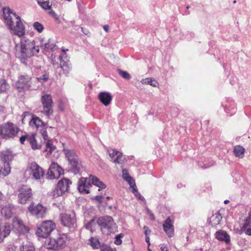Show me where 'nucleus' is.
<instances>
[{
	"instance_id": "nucleus-1",
	"label": "nucleus",
	"mask_w": 251,
	"mask_h": 251,
	"mask_svg": "<svg viewBox=\"0 0 251 251\" xmlns=\"http://www.w3.org/2000/svg\"><path fill=\"white\" fill-rule=\"evenodd\" d=\"M4 24L8 27L11 33L19 37L24 36L25 28L19 16L8 7L3 8Z\"/></svg>"
},
{
	"instance_id": "nucleus-2",
	"label": "nucleus",
	"mask_w": 251,
	"mask_h": 251,
	"mask_svg": "<svg viewBox=\"0 0 251 251\" xmlns=\"http://www.w3.org/2000/svg\"><path fill=\"white\" fill-rule=\"evenodd\" d=\"M15 49L17 57L24 63L40 50L39 47L35 46L33 40L24 36L21 37L20 42L16 45Z\"/></svg>"
},
{
	"instance_id": "nucleus-3",
	"label": "nucleus",
	"mask_w": 251,
	"mask_h": 251,
	"mask_svg": "<svg viewBox=\"0 0 251 251\" xmlns=\"http://www.w3.org/2000/svg\"><path fill=\"white\" fill-rule=\"evenodd\" d=\"M20 128L11 122H6L0 127V136L3 139H13L18 136Z\"/></svg>"
},
{
	"instance_id": "nucleus-4",
	"label": "nucleus",
	"mask_w": 251,
	"mask_h": 251,
	"mask_svg": "<svg viewBox=\"0 0 251 251\" xmlns=\"http://www.w3.org/2000/svg\"><path fill=\"white\" fill-rule=\"evenodd\" d=\"M67 237L65 234H58L55 238L47 239L45 246L50 250H58L65 246Z\"/></svg>"
},
{
	"instance_id": "nucleus-5",
	"label": "nucleus",
	"mask_w": 251,
	"mask_h": 251,
	"mask_svg": "<svg viewBox=\"0 0 251 251\" xmlns=\"http://www.w3.org/2000/svg\"><path fill=\"white\" fill-rule=\"evenodd\" d=\"M31 85V77L27 75H20L15 83V87L20 93L29 90Z\"/></svg>"
},
{
	"instance_id": "nucleus-6",
	"label": "nucleus",
	"mask_w": 251,
	"mask_h": 251,
	"mask_svg": "<svg viewBox=\"0 0 251 251\" xmlns=\"http://www.w3.org/2000/svg\"><path fill=\"white\" fill-rule=\"evenodd\" d=\"M18 192V202L21 204H25L32 198V190L28 185H22L19 188Z\"/></svg>"
},
{
	"instance_id": "nucleus-7",
	"label": "nucleus",
	"mask_w": 251,
	"mask_h": 251,
	"mask_svg": "<svg viewBox=\"0 0 251 251\" xmlns=\"http://www.w3.org/2000/svg\"><path fill=\"white\" fill-rule=\"evenodd\" d=\"M27 209L30 215L38 219H43L47 215V207L40 203L35 204L34 202H32L30 203Z\"/></svg>"
},
{
	"instance_id": "nucleus-8",
	"label": "nucleus",
	"mask_w": 251,
	"mask_h": 251,
	"mask_svg": "<svg viewBox=\"0 0 251 251\" xmlns=\"http://www.w3.org/2000/svg\"><path fill=\"white\" fill-rule=\"evenodd\" d=\"M55 225L51 221H47L43 222L39 226L36 232L38 237L46 238L55 228Z\"/></svg>"
},
{
	"instance_id": "nucleus-9",
	"label": "nucleus",
	"mask_w": 251,
	"mask_h": 251,
	"mask_svg": "<svg viewBox=\"0 0 251 251\" xmlns=\"http://www.w3.org/2000/svg\"><path fill=\"white\" fill-rule=\"evenodd\" d=\"M98 224L102 229H107L108 233L114 232L116 228V224L110 216L100 217L98 220Z\"/></svg>"
},
{
	"instance_id": "nucleus-10",
	"label": "nucleus",
	"mask_w": 251,
	"mask_h": 251,
	"mask_svg": "<svg viewBox=\"0 0 251 251\" xmlns=\"http://www.w3.org/2000/svg\"><path fill=\"white\" fill-rule=\"evenodd\" d=\"M60 221L62 225L74 231L76 226L75 213L74 212L62 213L60 215Z\"/></svg>"
},
{
	"instance_id": "nucleus-11",
	"label": "nucleus",
	"mask_w": 251,
	"mask_h": 251,
	"mask_svg": "<svg viewBox=\"0 0 251 251\" xmlns=\"http://www.w3.org/2000/svg\"><path fill=\"white\" fill-rule=\"evenodd\" d=\"M41 101L43 105L42 113L47 116L52 114L53 102L50 95L47 94L42 96Z\"/></svg>"
},
{
	"instance_id": "nucleus-12",
	"label": "nucleus",
	"mask_w": 251,
	"mask_h": 251,
	"mask_svg": "<svg viewBox=\"0 0 251 251\" xmlns=\"http://www.w3.org/2000/svg\"><path fill=\"white\" fill-rule=\"evenodd\" d=\"M72 182L70 179L63 178L60 180L57 185L55 190L53 192V196L57 197L66 192L70 187Z\"/></svg>"
},
{
	"instance_id": "nucleus-13",
	"label": "nucleus",
	"mask_w": 251,
	"mask_h": 251,
	"mask_svg": "<svg viewBox=\"0 0 251 251\" xmlns=\"http://www.w3.org/2000/svg\"><path fill=\"white\" fill-rule=\"evenodd\" d=\"M29 174L32 177L36 180L42 179L45 174L43 169L36 162H33L30 163L27 167Z\"/></svg>"
},
{
	"instance_id": "nucleus-14",
	"label": "nucleus",
	"mask_w": 251,
	"mask_h": 251,
	"mask_svg": "<svg viewBox=\"0 0 251 251\" xmlns=\"http://www.w3.org/2000/svg\"><path fill=\"white\" fill-rule=\"evenodd\" d=\"M64 174V170L55 162H52L47 173L50 179H57Z\"/></svg>"
},
{
	"instance_id": "nucleus-15",
	"label": "nucleus",
	"mask_w": 251,
	"mask_h": 251,
	"mask_svg": "<svg viewBox=\"0 0 251 251\" xmlns=\"http://www.w3.org/2000/svg\"><path fill=\"white\" fill-rule=\"evenodd\" d=\"M92 187L91 178L89 177H81L77 182V189L82 194H89L90 188Z\"/></svg>"
},
{
	"instance_id": "nucleus-16",
	"label": "nucleus",
	"mask_w": 251,
	"mask_h": 251,
	"mask_svg": "<svg viewBox=\"0 0 251 251\" xmlns=\"http://www.w3.org/2000/svg\"><path fill=\"white\" fill-rule=\"evenodd\" d=\"M108 152L111 161L115 163L122 164L125 160L122 153L115 149H109L108 150Z\"/></svg>"
},
{
	"instance_id": "nucleus-17",
	"label": "nucleus",
	"mask_w": 251,
	"mask_h": 251,
	"mask_svg": "<svg viewBox=\"0 0 251 251\" xmlns=\"http://www.w3.org/2000/svg\"><path fill=\"white\" fill-rule=\"evenodd\" d=\"M13 227L19 232L25 234L29 230V228L25 226L23 221L19 217H14L12 220Z\"/></svg>"
},
{
	"instance_id": "nucleus-18",
	"label": "nucleus",
	"mask_w": 251,
	"mask_h": 251,
	"mask_svg": "<svg viewBox=\"0 0 251 251\" xmlns=\"http://www.w3.org/2000/svg\"><path fill=\"white\" fill-rule=\"evenodd\" d=\"M173 224V221L171 220L170 217H168L162 225L164 231L170 238L173 237L175 235V227Z\"/></svg>"
},
{
	"instance_id": "nucleus-19",
	"label": "nucleus",
	"mask_w": 251,
	"mask_h": 251,
	"mask_svg": "<svg viewBox=\"0 0 251 251\" xmlns=\"http://www.w3.org/2000/svg\"><path fill=\"white\" fill-rule=\"evenodd\" d=\"M99 100L105 106H108L111 102L112 96L107 92H101L98 95Z\"/></svg>"
},
{
	"instance_id": "nucleus-20",
	"label": "nucleus",
	"mask_w": 251,
	"mask_h": 251,
	"mask_svg": "<svg viewBox=\"0 0 251 251\" xmlns=\"http://www.w3.org/2000/svg\"><path fill=\"white\" fill-rule=\"evenodd\" d=\"M14 154L9 151H4L0 153V161L3 165L8 164L10 166V162L13 159Z\"/></svg>"
},
{
	"instance_id": "nucleus-21",
	"label": "nucleus",
	"mask_w": 251,
	"mask_h": 251,
	"mask_svg": "<svg viewBox=\"0 0 251 251\" xmlns=\"http://www.w3.org/2000/svg\"><path fill=\"white\" fill-rule=\"evenodd\" d=\"M11 231V227L9 224L0 225V243H1L3 239L9 235Z\"/></svg>"
},
{
	"instance_id": "nucleus-22",
	"label": "nucleus",
	"mask_w": 251,
	"mask_h": 251,
	"mask_svg": "<svg viewBox=\"0 0 251 251\" xmlns=\"http://www.w3.org/2000/svg\"><path fill=\"white\" fill-rule=\"evenodd\" d=\"M222 219L221 214L218 211L209 218V224L212 227L217 228V226L220 225Z\"/></svg>"
},
{
	"instance_id": "nucleus-23",
	"label": "nucleus",
	"mask_w": 251,
	"mask_h": 251,
	"mask_svg": "<svg viewBox=\"0 0 251 251\" xmlns=\"http://www.w3.org/2000/svg\"><path fill=\"white\" fill-rule=\"evenodd\" d=\"M216 238L221 241H224L226 243L230 242V236L224 230H220L216 231L215 234Z\"/></svg>"
},
{
	"instance_id": "nucleus-24",
	"label": "nucleus",
	"mask_w": 251,
	"mask_h": 251,
	"mask_svg": "<svg viewBox=\"0 0 251 251\" xmlns=\"http://www.w3.org/2000/svg\"><path fill=\"white\" fill-rule=\"evenodd\" d=\"M29 124L32 127L34 126L37 128L40 127L42 128V127L46 126V125L43 122V121L36 116L32 117L29 122Z\"/></svg>"
},
{
	"instance_id": "nucleus-25",
	"label": "nucleus",
	"mask_w": 251,
	"mask_h": 251,
	"mask_svg": "<svg viewBox=\"0 0 251 251\" xmlns=\"http://www.w3.org/2000/svg\"><path fill=\"white\" fill-rule=\"evenodd\" d=\"M11 173V167L8 164L3 165L0 161V177L6 176Z\"/></svg>"
},
{
	"instance_id": "nucleus-26",
	"label": "nucleus",
	"mask_w": 251,
	"mask_h": 251,
	"mask_svg": "<svg viewBox=\"0 0 251 251\" xmlns=\"http://www.w3.org/2000/svg\"><path fill=\"white\" fill-rule=\"evenodd\" d=\"M90 177L91 178V183L98 187L99 188V191H100V189H103L106 188L105 184H104L102 181H100L98 177L93 175H90Z\"/></svg>"
},
{
	"instance_id": "nucleus-27",
	"label": "nucleus",
	"mask_w": 251,
	"mask_h": 251,
	"mask_svg": "<svg viewBox=\"0 0 251 251\" xmlns=\"http://www.w3.org/2000/svg\"><path fill=\"white\" fill-rule=\"evenodd\" d=\"M64 153L70 163L78 159L77 156L73 150H65Z\"/></svg>"
},
{
	"instance_id": "nucleus-28",
	"label": "nucleus",
	"mask_w": 251,
	"mask_h": 251,
	"mask_svg": "<svg viewBox=\"0 0 251 251\" xmlns=\"http://www.w3.org/2000/svg\"><path fill=\"white\" fill-rule=\"evenodd\" d=\"M245 151V150L243 147L237 145L234 148L233 153L236 157L242 158L244 156Z\"/></svg>"
},
{
	"instance_id": "nucleus-29",
	"label": "nucleus",
	"mask_w": 251,
	"mask_h": 251,
	"mask_svg": "<svg viewBox=\"0 0 251 251\" xmlns=\"http://www.w3.org/2000/svg\"><path fill=\"white\" fill-rule=\"evenodd\" d=\"M71 170L75 174H79L81 168V165L78 162V159L70 163Z\"/></svg>"
},
{
	"instance_id": "nucleus-30",
	"label": "nucleus",
	"mask_w": 251,
	"mask_h": 251,
	"mask_svg": "<svg viewBox=\"0 0 251 251\" xmlns=\"http://www.w3.org/2000/svg\"><path fill=\"white\" fill-rule=\"evenodd\" d=\"M12 207L9 205H5L1 209V214L4 216L6 218H10L12 215Z\"/></svg>"
},
{
	"instance_id": "nucleus-31",
	"label": "nucleus",
	"mask_w": 251,
	"mask_h": 251,
	"mask_svg": "<svg viewBox=\"0 0 251 251\" xmlns=\"http://www.w3.org/2000/svg\"><path fill=\"white\" fill-rule=\"evenodd\" d=\"M89 244L93 249H98L99 248L100 249L101 245L98 238L92 237L89 239Z\"/></svg>"
},
{
	"instance_id": "nucleus-32",
	"label": "nucleus",
	"mask_w": 251,
	"mask_h": 251,
	"mask_svg": "<svg viewBox=\"0 0 251 251\" xmlns=\"http://www.w3.org/2000/svg\"><path fill=\"white\" fill-rule=\"evenodd\" d=\"M141 82L143 84H147L154 87H157L158 84V83L153 78L142 79Z\"/></svg>"
},
{
	"instance_id": "nucleus-33",
	"label": "nucleus",
	"mask_w": 251,
	"mask_h": 251,
	"mask_svg": "<svg viewBox=\"0 0 251 251\" xmlns=\"http://www.w3.org/2000/svg\"><path fill=\"white\" fill-rule=\"evenodd\" d=\"M28 142L30 144L32 149L33 150L39 149L41 147V145L37 143V141L33 135H31V137H29Z\"/></svg>"
},
{
	"instance_id": "nucleus-34",
	"label": "nucleus",
	"mask_w": 251,
	"mask_h": 251,
	"mask_svg": "<svg viewBox=\"0 0 251 251\" xmlns=\"http://www.w3.org/2000/svg\"><path fill=\"white\" fill-rule=\"evenodd\" d=\"M9 88V85L4 79H0V93L5 92Z\"/></svg>"
},
{
	"instance_id": "nucleus-35",
	"label": "nucleus",
	"mask_w": 251,
	"mask_h": 251,
	"mask_svg": "<svg viewBox=\"0 0 251 251\" xmlns=\"http://www.w3.org/2000/svg\"><path fill=\"white\" fill-rule=\"evenodd\" d=\"M251 226V211L248 213V216L244 220V223L241 228V230H244L245 228Z\"/></svg>"
},
{
	"instance_id": "nucleus-36",
	"label": "nucleus",
	"mask_w": 251,
	"mask_h": 251,
	"mask_svg": "<svg viewBox=\"0 0 251 251\" xmlns=\"http://www.w3.org/2000/svg\"><path fill=\"white\" fill-rule=\"evenodd\" d=\"M123 177L124 179L127 181L130 185H131L132 183L134 182V180L129 175L128 171L126 169L123 170Z\"/></svg>"
},
{
	"instance_id": "nucleus-37",
	"label": "nucleus",
	"mask_w": 251,
	"mask_h": 251,
	"mask_svg": "<svg viewBox=\"0 0 251 251\" xmlns=\"http://www.w3.org/2000/svg\"><path fill=\"white\" fill-rule=\"evenodd\" d=\"M54 42L50 39H49L47 43H45V49L47 50H51L55 47Z\"/></svg>"
},
{
	"instance_id": "nucleus-38",
	"label": "nucleus",
	"mask_w": 251,
	"mask_h": 251,
	"mask_svg": "<svg viewBox=\"0 0 251 251\" xmlns=\"http://www.w3.org/2000/svg\"><path fill=\"white\" fill-rule=\"evenodd\" d=\"M38 3L45 10H50L51 9V5L49 4V1H41L40 0L37 1Z\"/></svg>"
},
{
	"instance_id": "nucleus-39",
	"label": "nucleus",
	"mask_w": 251,
	"mask_h": 251,
	"mask_svg": "<svg viewBox=\"0 0 251 251\" xmlns=\"http://www.w3.org/2000/svg\"><path fill=\"white\" fill-rule=\"evenodd\" d=\"M33 27L39 33L42 32L44 28L43 25L38 22L34 23Z\"/></svg>"
},
{
	"instance_id": "nucleus-40",
	"label": "nucleus",
	"mask_w": 251,
	"mask_h": 251,
	"mask_svg": "<svg viewBox=\"0 0 251 251\" xmlns=\"http://www.w3.org/2000/svg\"><path fill=\"white\" fill-rule=\"evenodd\" d=\"M61 68L63 69L64 73L67 74L71 70V67L65 62H61L60 63Z\"/></svg>"
},
{
	"instance_id": "nucleus-41",
	"label": "nucleus",
	"mask_w": 251,
	"mask_h": 251,
	"mask_svg": "<svg viewBox=\"0 0 251 251\" xmlns=\"http://www.w3.org/2000/svg\"><path fill=\"white\" fill-rule=\"evenodd\" d=\"M54 149V147L51 143V141L48 140L46 143V151L51 153V152Z\"/></svg>"
},
{
	"instance_id": "nucleus-42",
	"label": "nucleus",
	"mask_w": 251,
	"mask_h": 251,
	"mask_svg": "<svg viewBox=\"0 0 251 251\" xmlns=\"http://www.w3.org/2000/svg\"><path fill=\"white\" fill-rule=\"evenodd\" d=\"M130 186L132 188V192L138 198H140L141 195L140 193L138 191L136 186L134 182L130 185Z\"/></svg>"
},
{
	"instance_id": "nucleus-43",
	"label": "nucleus",
	"mask_w": 251,
	"mask_h": 251,
	"mask_svg": "<svg viewBox=\"0 0 251 251\" xmlns=\"http://www.w3.org/2000/svg\"><path fill=\"white\" fill-rule=\"evenodd\" d=\"M33 246L29 245H23L20 248V251H34Z\"/></svg>"
},
{
	"instance_id": "nucleus-44",
	"label": "nucleus",
	"mask_w": 251,
	"mask_h": 251,
	"mask_svg": "<svg viewBox=\"0 0 251 251\" xmlns=\"http://www.w3.org/2000/svg\"><path fill=\"white\" fill-rule=\"evenodd\" d=\"M124 237V234L120 233L117 235H116L115 237V240L114 241V243L116 245H120L122 243V241L121 240V238Z\"/></svg>"
},
{
	"instance_id": "nucleus-45",
	"label": "nucleus",
	"mask_w": 251,
	"mask_h": 251,
	"mask_svg": "<svg viewBox=\"0 0 251 251\" xmlns=\"http://www.w3.org/2000/svg\"><path fill=\"white\" fill-rule=\"evenodd\" d=\"M119 74L122 77L126 79H129L130 78L129 74L126 71L119 70Z\"/></svg>"
},
{
	"instance_id": "nucleus-46",
	"label": "nucleus",
	"mask_w": 251,
	"mask_h": 251,
	"mask_svg": "<svg viewBox=\"0 0 251 251\" xmlns=\"http://www.w3.org/2000/svg\"><path fill=\"white\" fill-rule=\"evenodd\" d=\"M40 133L45 140H48L49 137L46 126L43 127L41 129Z\"/></svg>"
},
{
	"instance_id": "nucleus-47",
	"label": "nucleus",
	"mask_w": 251,
	"mask_h": 251,
	"mask_svg": "<svg viewBox=\"0 0 251 251\" xmlns=\"http://www.w3.org/2000/svg\"><path fill=\"white\" fill-rule=\"evenodd\" d=\"M100 251H116L115 249H113L106 245H102L100 246Z\"/></svg>"
},
{
	"instance_id": "nucleus-48",
	"label": "nucleus",
	"mask_w": 251,
	"mask_h": 251,
	"mask_svg": "<svg viewBox=\"0 0 251 251\" xmlns=\"http://www.w3.org/2000/svg\"><path fill=\"white\" fill-rule=\"evenodd\" d=\"M94 224V220L93 219L86 225V226H85L86 228L90 230L92 232L93 230L94 227L93 226Z\"/></svg>"
},
{
	"instance_id": "nucleus-49",
	"label": "nucleus",
	"mask_w": 251,
	"mask_h": 251,
	"mask_svg": "<svg viewBox=\"0 0 251 251\" xmlns=\"http://www.w3.org/2000/svg\"><path fill=\"white\" fill-rule=\"evenodd\" d=\"M39 81L41 82H44L46 81L49 79V75L47 74H45L37 78Z\"/></svg>"
},
{
	"instance_id": "nucleus-50",
	"label": "nucleus",
	"mask_w": 251,
	"mask_h": 251,
	"mask_svg": "<svg viewBox=\"0 0 251 251\" xmlns=\"http://www.w3.org/2000/svg\"><path fill=\"white\" fill-rule=\"evenodd\" d=\"M30 135H24L22 136L20 138V141L22 144H24L25 140L26 139L28 141L29 137H30Z\"/></svg>"
},
{
	"instance_id": "nucleus-51",
	"label": "nucleus",
	"mask_w": 251,
	"mask_h": 251,
	"mask_svg": "<svg viewBox=\"0 0 251 251\" xmlns=\"http://www.w3.org/2000/svg\"><path fill=\"white\" fill-rule=\"evenodd\" d=\"M50 10L49 12V14L55 19H58V17L57 14L52 9H50Z\"/></svg>"
},
{
	"instance_id": "nucleus-52",
	"label": "nucleus",
	"mask_w": 251,
	"mask_h": 251,
	"mask_svg": "<svg viewBox=\"0 0 251 251\" xmlns=\"http://www.w3.org/2000/svg\"><path fill=\"white\" fill-rule=\"evenodd\" d=\"M241 230L242 231L244 232L246 234L248 235H251V228L250 227L245 228L244 230Z\"/></svg>"
},
{
	"instance_id": "nucleus-53",
	"label": "nucleus",
	"mask_w": 251,
	"mask_h": 251,
	"mask_svg": "<svg viewBox=\"0 0 251 251\" xmlns=\"http://www.w3.org/2000/svg\"><path fill=\"white\" fill-rule=\"evenodd\" d=\"M143 229L144 230L145 236H149V234L151 232V230L147 226H144Z\"/></svg>"
},
{
	"instance_id": "nucleus-54",
	"label": "nucleus",
	"mask_w": 251,
	"mask_h": 251,
	"mask_svg": "<svg viewBox=\"0 0 251 251\" xmlns=\"http://www.w3.org/2000/svg\"><path fill=\"white\" fill-rule=\"evenodd\" d=\"M147 213L150 216V219L151 221H154L155 220V216L150 211L149 209H147Z\"/></svg>"
},
{
	"instance_id": "nucleus-55",
	"label": "nucleus",
	"mask_w": 251,
	"mask_h": 251,
	"mask_svg": "<svg viewBox=\"0 0 251 251\" xmlns=\"http://www.w3.org/2000/svg\"><path fill=\"white\" fill-rule=\"evenodd\" d=\"M145 240H146V242L148 243V246H150V237L149 236H145Z\"/></svg>"
},
{
	"instance_id": "nucleus-56",
	"label": "nucleus",
	"mask_w": 251,
	"mask_h": 251,
	"mask_svg": "<svg viewBox=\"0 0 251 251\" xmlns=\"http://www.w3.org/2000/svg\"><path fill=\"white\" fill-rule=\"evenodd\" d=\"M59 107L61 110H64V106L62 101L60 102Z\"/></svg>"
},
{
	"instance_id": "nucleus-57",
	"label": "nucleus",
	"mask_w": 251,
	"mask_h": 251,
	"mask_svg": "<svg viewBox=\"0 0 251 251\" xmlns=\"http://www.w3.org/2000/svg\"><path fill=\"white\" fill-rule=\"evenodd\" d=\"M103 29L104 30L106 31V32H108V29H109V26L108 25H105L103 26Z\"/></svg>"
},
{
	"instance_id": "nucleus-58",
	"label": "nucleus",
	"mask_w": 251,
	"mask_h": 251,
	"mask_svg": "<svg viewBox=\"0 0 251 251\" xmlns=\"http://www.w3.org/2000/svg\"><path fill=\"white\" fill-rule=\"evenodd\" d=\"M15 248H16L15 247H12L11 248H9L8 249H7V251H10V250H11L12 251H15Z\"/></svg>"
},
{
	"instance_id": "nucleus-59",
	"label": "nucleus",
	"mask_w": 251,
	"mask_h": 251,
	"mask_svg": "<svg viewBox=\"0 0 251 251\" xmlns=\"http://www.w3.org/2000/svg\"><path fill=\"white\" fill-rule=\"evenodd\" d=\"M101 198H102V196H97L96 197V200H97L98 201H100Z\"/></svg>"
},
{
	"instance_id": "nucleus-60",
	"label": "nucleus",
	"mask_w": 251,
	"mask_h": 251,
	"mask_svg": "<svg viewBox=\"0 0 251 251\" xmlns=\"http://www.w3.org/2000/svg\"><path fill=\"white\" fill-rule=\"evenodd\" d=\"M161 249L162 251H168V248L166 247H161Z\"/></svg>"
},
{
	"instance_id": "nucleus-61",
	"label": "nucleus",
	"mask_w": 251,
	"mask_h": 251,
	"mask_svg": "<svg viewBox=\"0 0 251 251\" xmlns=\"http://www.w3.org/2000/svg\"><path fill=\"white\" fill-rule=\"evenodd\" d=\"M2 193L0 192V200H1L2 199Z\"/></svg>"
},
{
	"instance_id": "nucleus-62",
	"label": "nucleus",
	"mask_w": 251,
	"mask_h": 251,
	"mask_svg": "<svg viewBox=\"0 0 251 251\" xmlns=\"http://www.w3.org/2000/svg\"><path fill=\"white\" fill-rule=\"evenodd\" d=\"M228 202H229V201L228 200H225L224 201V203L226 204Z\"/></svg>"
},
{
	"instance_id": "nucleus-63",
	"label": "nucleus",
	"mask_w": 251,
	"mask_h": 251,
	"mask_svg": "<svg viewBox=\"0 0 251 251\" xmlns=\"http://www.w3.org/2000/svg\"><path fill=\"white\" fill-rule=\"evenodd\" d=\"M149 247H150V246H148V251H151Z\"/></svg>"
},
{
	"instance_id": "nucleus-64",
	"label": "nucleus",
	"mask_w": 251,
	"mask_h": 251,
	"mask_svg": "<svg viewBox=\"0 0 251 251\" xmlns=\"http://www.w3.org/2000/svg\"><path fill=\"white\" fill-rule=\"evenodd\" d=\"M233 3H236V0H234L233 1Z\"/></svg>"
}]
</instances>
